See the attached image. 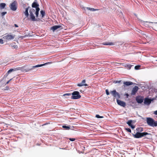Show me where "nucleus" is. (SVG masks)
<instances>
[{"instance_id":"obj_34","label":"nucleus","mask_w":157,"mask_h":157,"mask_svg":"<svg viewBox=\"0 0 157 157\" xmlns=\"http://www.w3.org/2000/svg\"><path fill=\"white\" fill-rule=\"evenodd\" d=\"M40 8L38 7L36 8V11L35 12H39L40 10Z\"/></svg>"},{"instance_id":"obj_3","label":"nucleus","mask_w":157,"mask_h":157,"mask_svg":"<svg viewBox=\"0 0 157 157\" xmlns=\"http://www.w3.org/2000/svg\"><path fill=\"white\" fill-rule=\"evenodd\" d=\"M146 135H151V134L148 133L147 132H137L135 134H133V135L134 137L136 138H141L142 137L146 136Z\"/></svg>"},{"instance_id":"obj_35","label":"nucleus","mask_w":157,"mask_h":157,"mask_svg":"<svg viewBox=\"0 0 157 157\" xmlns=\"http://www.w3.org/2000/svg\"><path fill=\"white\" fill-rule=\"evenodd\" d=\"M105 92H106V94L107 95H109V91H108V90H107V89L106 90Z\"/></svg>"},{"instance_id":"obj_28","label":"nucleus","mask_w":157,"mask_h":157,"mask_svg":"<svg viewBox=\"0 0 157 157\" xmlns=\"http://www.w3.org/2000/svg\"><path fill=\"white\" fill-rule=\"evenodd\" d=\"M151 24H153V22H146L145 24L146 25H150Z\"/></svg>"},{"instance_id":"obj_25","label":"nucleus","mask_w":157,"mask_h":157,"mask_svg":"<svg viewBox=\"0 0 157 157\" xmlns=\"http://www.w3.org/2000/svg\"><path fill=\"white\" fill-rule=\"evenodd\" d=\"M132 121L131 120H130L127 122V124H128V125L129 126H130L132 124Z\"/></svg>"},{"instance_id":"obj_38","label":"nucleus","mask_w":157,"mask_h":157,"mask_svg":"<svg viewBox=\"0 0 157 157\" xmlns=\"http://www.w3.org/2000/svg\"><path fill=\"white\" fill-rule=\"evenodd\" d=\"M0 43L1 44L3 43V40L2 39H0Z\"/></svg>"},{"instance_id":"obj_19","label":"nucleus","mask_w":157,"mask_h":157,"mask_svg":"<svg viewBox=\"0 0 157 157\" xmlns=\"http://www.w3.org/2000/svg\"><path fill=\"white\" fill-rule=\"evenodd\" d=\"M152 26V27L154 29H157V22L154 23L153 24Z\"/></svg>"},{"instance_id":"obj_43","label":"nucleus","mask_w":157,"mask_h":157,"mask_svg":"<svg viewBox=\"0 0 157 157\" xmlns=\"http://www.w3.org/2000/svg\"><path fill=\"white\" fill-rule=\"evenodd\" d=\"M126 95L128 97L129 96V95L128 94H126Z\"/></svg>"},{"instance_id":"obj_2","label":"nucleus","mask_w":157,"mask_h":157,"mask_svg":"<svg viewBox=\"0 0 157 157\" xmlns=\"http://www.w3.org/2000/svg\"><path fill=\"white\" fill-rule=\"evenodd\" d=\"M146 119L147 123L148 125L153 127L157 126V121H155L151 117H146Z\"/></svg>"},{"instance_id":"obj_30","label":"nucleus","mask_w":157,"mask_h":157,"mask_svg":"<svg viewBox=\"0 0 157 157\" xmlns=\"http://www.w3.org/2000/svg\"><path fill=\"white\" fill-rule=\"evenodd\" d=\"M125 130L128 132H131V130L130 128H126Z\"/></svg>"},{"instance_id":"obj_14","label":"nucleus","mask_w":157,"mask_h":157,"mask_svg":"<svg viewBox=\"0 0 157 157\" xmlns=\"http://www.w3.org/2000/svg\"><path fill=\"white\" fill-rule=\"evenodd\" d=\"M124 86L125 87L133 84V83L130 81H126L123 82Z\"/></svg>"},{"instance_id":"obj_5","label":"nucleus","mask_w":157,"mask_h":157,"mask_svg":"<svg viewBox=\"0 0 157 157\" xmlns=\"http://www.w3.org/2000/svg\"><path fill=\"white\" fill-rule=\"evenodd\" d=\"M15 35H11V33L6 34L3 36V38L6 41H8L14 39L15 38Z\"/></svg>"},{"instance_id":"obj_42","label":"nucleus","mask_w":157,"mask_h":157,"mask_svg":"<svg viewBox=\"0 0 157 157\" xmlns=\"http://www.w3.org/2000/svg\"><path fill=\"white\" fill-rule=\"evenodd\" d=\"M14 25L16 27H18V25L16 24H14Z\"/></svg>"},{"instance_id":"obj_39","label":"nucleus","mask_w":157,"mask_h":157,"mask_svg":"<svg viewBox=\"0 0 157 157\" xmlns=\"http://www.w3.org/2000/svg\"><path fill=\"white\" fill-rule=\"evenodd\" d=\"M12 78H11V79H10L8 81L6 82V84H8V83H9V82H10V81H11V80H12Z\"/></svg>"},{"instance_id":"obj_32","label":"nucleus","mask_w":157,"mask_h":157,"mask_svg":"<svg viewBox=\"0 0 157 157\" xmlns=\"http://www.w3.org/2000/svg\"><path fill=\"white\" fill-rule=\"evenodd\" d=\"M69 140L71 141H73L75 140V139L74 138H70Z\"/></svg>"},{"instance_id":"obj_33","label":"nucleus","mask_w":157,"mask_h":157,"mask_svg":"<svg viewBox=\"0 0 157 157\" xmlns=\"http://www.w3.org/2000/svg\"><path fill=\"white\" fill-rule=\"evenodd\" d=\"M6 13V12H4L1 13V15L2 16H4L5 14Z\"/></svg>"},{"instance_id":"obj_10","label":"nucleus","mask_w":157,"mask_h":157,"mask_svg":"<svg viewBox=\"0 0 157 157\" xmlns=\"http://www.w3.org/2000/svg\"><path fill=\"white\" fill-rule=\"evenodd\" d=\"M144 100V103L145 105H149L151 103V101H153L152 99H151L148 98H145Z\"/></svg>"},{"instance_id":"obj_4","label":"nucleus","mask_w":157,"mask_h":157,"mask_svg":"<svg viewBox=\"0 0 157 157\" xmlns=\"http://www.w3.org/2000/svg\"><path fill=\"white\" fill-rule=\"evenodd\" d=\"M71 94L72 95V96L71 97V98L73 99H78L81 97V96L80 94L77 91L73 92Z\"/></svg>"},{"instance_id":"obj_37","label":"nucleus","mask_w":157,"mask_h":157,"mask_svg":"<svg viewBox=\"0 0 157 157\" xmlns=\"http://www.w3.org/2000/svg\"><path fill=\"white\" fill-rule=\"evenodd\" d=\"M35 14L36 15V17H38L39 14V12H35Z\"/></svg>"},{"instance_id":"obj_26","label":"nucleus","mask_w":157,"mask_h":157,"mask_svg":"<svg viewBox=\"0 0 157 157\" xmlns=\"http://www.w3.org/2000/svg\"><path fill=\"white\" fill-rule=\"evenodd\" d=\"M95 117H97V118H103V116H99V115L98 114L96 115Z\"/></svg>"},{"instance_id":"obj_11","label":"nucleus","mask_w":157,"mask_h":157,"mask_svg":"<svg viewBox=\"0 0 157 157\" xmlns=\"http://www.w3.org/2000/svg\"><path fill=\"white\" fill-rule=\"evenodd\" d=\"M117 104L121 106L125 107L126 106L125 103L123 101L119 100L118 99H117Z\"/></svg>"},{"instance_id":"obj_36","label":"nucleus","mask_w":157,"mask_h":157,"mask_svg":"<svg viewBox=\"0 0 157 157\" xmlns=\"http://www.w3.org/2000/svg\"><path fill=\"white\" fill-rule=\"evenodd\" d=\"M86 82V80H85L84 79V80H83L81 82V83L82 84H85V83Z\"/></svg>"},{"instance_id":"obj_23","label":"nucleus","mask_w":157,"mask_h":157,"mask_svg":"<svg viewBox=\"0 0 157 157\" xmlns=\"http://www.w3.org/2000/svg\"><path fill=\"white\" fill-rule=\"evenodd\" d=\"M62 127L67 130H69L70 129V127L69 126H67L66 125H63Z\"/></svg>"},{"instance_id":"obj_44","label":"nucleus","mask_w":157,"mask_h":157,"mask_svg":"<svg viewBox=\"0 0 157 157\" xmlns=\"http://www.w3.org/2000/svg\"><path fill=\"white\" fill-rule=\"evenodd\" d=\"M121 82V81H119L118 82Z\"/></svg>"},{"instance_id":"obj_8","label":"nucleus","mask_w":157,"mask_h":157,"mask_svg":"<svg viewBox=\"0 0 157 157\" xmlns=\"http://www.w3.org/2000/svg\"><path fill=\"white\" fill-rule=\"evenodd\" d=\"M144 97L141 96H138L136 98V100L138 103H141L144 101Z\"/></svg>"},{"instance_id":"obj_22","label":"nucleus","mask_w":157,"mask_h":157,"mask_svg":"<svg viewBox=\"0 0 157 157\" xmlns=\"http://www.w3.org/2000/svg\"><path fill=\"white\" fill-rule=\"evenodd\" d=\"M77 85L78 86H88V84H82L81 83H78L77 84Z\"/></svg>"},{"instance_id":"obj_29","label":"nucleus","mask_w":157,"mask_h":157,"mask_svg":"<svg viewBox=\"0 0 157 157\" xmlns=\"http://www.w3.org/2000/svg\"><path fill=\"white\" fill-rule=\"evenodd\" d=\"M140 67V66L139 65H137L135 66V69L136 70H138L139 69Z\"/></svg>"},{"instance_id":"obj_15","label":"nucleus","mask_w":157,"mask_h":157,"mask_svg":"<svg viewBox=\"0 0 157 157\" xmlns=\"http://www.w3.org/2000/svg\"><path fill=\"white\" fill-rule=\"evenodd\" d=\"M29 13L30 19L31 20L33 21H37V20L35 18V17L33 13H32V12H29Z\"/></svg>"},{"instance_id":"obj_41","label":"nucleus","mask_w":157,"mask_h":157,"mask_svg":"<svg viewBox=\"0 0 157 157\" xmlns=\"http://www.w3.org/2000/svg\"><path fill=\"white\" fill-rule=\"evenodd\" d=\"M154 114L155 115H157V110L154 111Z\"/></svg>"},{"instance_id":"obj_20","label":"nucleus","mask_w":157,"mask_h":157,"mask_svg":"<svg viewBox=\"0 0 157 157\" xmlns=\"http://www.w3.org/2000/svg\"><path fill=\"white\" fill-rule=\"evenodd\" d=\"M6 4L5 3H2L0 4V7L1 9L4 8L6 6Z\"/></svg>"},{"instance_id":"obj_12","label":"nucleus","mask_w":157,"mask_h":157,"mask_svg":"<svg viewBox=\"0 0 157 157\" xmlns=\"http://www.w3.org/2000/svg\"><path fill=\"white\" fill-rule=\"evenodd\" d=\"M139 89L138 87L137 86H135L133 88L131 92L132 95H134L136 94Z\"/></svg>"},{"instance_id":"obj_31","label":"nucleus","mask_w":157,"mask_h":157,"mask_svg":"<svg viewBox=\"0 0 157 157\" xmlns=\"http://www.w3.org/2000/svg\"><path fill=\"white\" fill-rule=\"evenodd\" d=\"M71 95V94H70V93H67V94H64L63 95V96H70Z\"/></svg>"},{"instance_id":"obj_40","label":"nucleus","mask_w":157,"mask_h":157,"mask_svg":"<svg viewBox=\"0 0 157 157\" xmlns=\"http://www.w3.org/2000/svg\"><path fill=\"white\" fill-rule=\"evenodd\" d=\"M130 126L132 129H133L135 128V126H134V125H133L132 124Z\"/></svg>"},{"instance_id":"obj_45","label":"nucleus","mask_w":157,"mask_h":157,"mask_svg":"<svg viewBox=\"0 0 157 157\" xmlns=\"http://www.w3.org/2000/svg\"><path fill=\"white\" fill-rule=\"evenodd\" d=\"M156 60L157 61V60Z\"/></svg>"},{"instance_id":"obj_24","label":"nucleus","mask_w":157,"mask_h":157,"mask_svg":"<svg viewBox=\"0 0 157 157\" xmlns=\"http://www.w3.org/2000/svg\"><path fill=\"white\" fill-rule=\"evenodd\" d=\"M40 13L41 15H42V17H43L45 14V11H43V10H41L40 11Z\"/></svg>"},{"instance_id":"obj_16","label":"nucleus","mask_w":157,"mask_h":157,"mask_svg":"<svg viewBox=\"0 0 157 157\" xmlns=\"http://www.w3.org/2000/svg\"><path fill=\"white\" fill-rule=\"evenodd\" d=\"M104 45H114V43L113 42H104L102 43Z\"/></svg>"},{"instance_id":"obj_1","label":"nucleus","mask_w":157,"mask_h":157,"mask_svg":"<svg viewBox=\"0 0 157 157\" xmlns=\"http://www.w3.org/2000/svg\"><path fill=\"white\" fill-rule=\"evenodd\" d=\"M47 63L40 65H37L35 66H33L31 68L27 66H24L21 68V70L23 72H27L30 71L32 70L33 68H37L43 66L46 64Z\"/></svg>"},{"instance_id":"obj_18","label":"nucleus","mask_w":157,"mask_h":157,"mask_svg":"<svg viewBox=\"0 0 157 157\" xmlns=\"http://www.w3.org/2000/svg\"><path fill=\"white\" fill-rule=\"evenodd\" d=\"M29 7L28 8H25V12H24V13L26 17H28L29 16V13H28V9H29Z\"/></svg>"},{"instance_id":"obj_21","label":"nucleus","mask_w":157,"mask_h":157,"mask_svg":"<svg viewBox=\"0 0 157 157\" xmlns=\"http://www.w3.org/2000/svg\"><path fill=\"white\" fill-rule=\"evenodd\" d=\"M86 9L88 10H89L90 11H94L98 10H99V9H95L94 8H90L88 7H86Z\"/></svg>"},{"instance_id":"obj_7","label":"nucleus","mask_w":157,"mask_h":157,"mask_svg":"<svg viewBox=\"0 0 157 157\" xmlns=\"http://www.w3.org/2000/svg\"><path fill=\"white\" fill-rule=\"evenodd\" d=\"M110 93L115 98L117 99H119L120 98V96L119 94L115 90H113L110 92Z\"/></svg>"},{"instance_id":"obj_6","label":"nucleus","mask_w":157,"mask_h":157,"mask_svg":"<svg viewBox=\"0 0 157 157\" xmlns=\"http://www.w3.org/2000/svg\"><path fill=\"white\" fill-rule=\"evenodd\" d=\"M17 2L15 1L10 4L9 7L12 10L15 11L17 9Z\"/></svg>"},{"instance_id":"obj_17","label":"nucleus","mask_w":157,"mask_h":157,"mask_svg":"<svg viewBox=\"0 0 157 157\" xmlns=\"http://www.w3.org/2000/svg\"><path fill=\"white\" fill-rule=\"evenodd\" d=\"M39 6V5L37 3L34 2L32 4V7L33 8H36Z\"/></svg>"},{"instance_id":"obj_27","label":"nucleus","mask_w":157,"mask_h":157,"mask_svg":"<svg viewBox=\"0 0 157 157\" xmlns=\"http://www.w3.org/2000/svg\"><path fill=\"white\" fill-rule=\"evenodd\" d=\"M35 12V10L34 9H31L29 11V12H32V13H34Z\"/></svg>"},{"instance_id":"obj_9","label":"nucleus","mask_w":157,"mask_h":157,"mask_svg":"<svg viewBox=\"0 0 157 157\" xmlns=\"http://www.w3.org/2000/svg\"><path fill=\"white\" fill-rule=\"evenodd\" d=\"M20 69L19 68H17L14 69H10L7 72V73L3 77V78H6V77L12 71H15L17 70H19Z\"/></svg>"},{"instance_id":"obj_13","label":"nucleus","mask_w":157,"mask_h":157,"mask_svg":"<svg viewBox=\"0 0 157 157\" xmlns=\"http://www.w3.org/2000/svg\"><path fill=\"white\" fill-rule=\"evenodd\" d=\"M60 28V29H62V27L61 25H55L53 26L51 28V30H52L53 32H54L57 29Z\"/></svg>"}]
</instances>
